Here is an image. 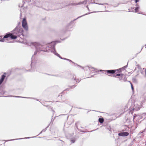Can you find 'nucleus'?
Masks as SVG:
<instances>
[{
    "mask_svg": "<svg viewBox=\"0 0 146 146\" xmlns=\"http://www.w3.org/2000/svg\"><path fill=\"white\" fill-rule=\"evenodd\" d=\"M23 36V30L19 26H17L13 31V33H9L4 36V38L10 37L13 39H15L18 37L22 38Z\"/></svg>",
    "mask_w": 146,
    "mask_h": 146,
    "instance_id": "obj_1",
    "label": "nucleus"
},
{
    "mask_svg": "<svg viewBox=\"0 0 146 146\" xmlns=\"http://www.w3.org/2000/svg\"><path fill=\"white\" fill-rule=\"evenodd\" d=\"M51 46L50 48H48V50L51 51V52H53L55 55H56L58 56L60 58L69 61L70 62H72V61L68 59H67L65 58H62L60 56L59 54L56 52L55 50L54 49V46L55 45V44L54 42H52L50 44Z\"/></svg>",
    "mask_w": 146,
    "mask_h": 146,
    "instance_id": "obj_2",
    "label": "nucleus"
},
{
    "mask_svg": "<svg viewBox=\"0 0 146 146\" xmlns=\"http://www.w3.org/2000/svg\"><path fill=\"white\" fill-rule=\"evenodd\" d=\"M32 45H34L35 46L36 50L37 51H44V52H48V51L47 49H41L42 47V45L37 42H34L32 43Z\"/></svg>",
    "mask_w": 146,
    "mask_h": 146,
    "instance_id": "obj_3",
    "label": "nucleus"
},
{
    "mask_svg": "<svg viewBox=\"0 0 146 146\" xmlns=\"http://www.w3.org/2000/svg\"><path fill=\"white\" fill-rule=\"evenodd\" d=\"M123 74H117L116 75H113V76L115 78H118L119 80H122L123 81L125 82L127 81V78L125 76L123 78Z\"/></svg>",
    "mask_w": 146,
    "mask_h": 146,
    "instance_id": "obj_4",
    "label": "nucleus"
},
{
    "mask_svg": "<svg viewBox=\"0 0 146 146\" xmlns=\"http://www.w3.org/2000/svg\"><path fill=\"white\" fill-rule=\"evenodd\" d=\"M95 1L94 0H85L82 2H80L79 3H77L74 4L75 5H80L82 4H86L87 3L90 4L93 3Z\"/></svg>",
    "mask_w": 146,
    "mask_h": 146,
    "instance_id": "obj_5",
    "label": "nucleus"
},
{
    "mask_svg": "<svg viewBox=\"0 0 146 146\" xmlns=\"http://www.w3.org/2000/svg\"><path fill=\"white\" fill-rule=\"evenodd\" d=\"M22 26L26 31L28 30V27L27 22L25 18H24L22 21Z\"/></svg>",
    "mask_w": 146,
    "mask_h": 146,
    "instance_id": "obj_6",
    "label": "nucleus"
},
{
    "mask_svg": "<svg viewBox=\"0 0 146 146\" xmlns=\"http://www.w3.org/2000/svg\"><path fill=\"white\" fill-rule=\"evenodd\" d=\"M135 105L134 106V108H133L131 107L130 108L131 109H132L133 110H139L140 108L141 107V104L139 105L138 104H137L136 102H135Z\"/></svg>",
    "mask_w": 146,
    "mask_h": 146,
    "instance_id": "obj_7",
    "label": "nucleus"
},
{
    "mask_svg": "<svg viewBox=\"0 0 146 146\" xmlns=\"http://www.w3.org/2000/svg\"><path fill=\"white\" fill-rule=\"evenodd\" d=\"M136 7L135 8L134 10H132V11L133 12H135L139 14H142L141 12L139 11L140 7L138 5H136Z\"/></svg>",
    "mask_w": 146,
    "mask_h": 146,
    "instance_id": "obj_8",
    "label": "nucleus"
},
{
    "mask_svg": "<svg viewBox=\"0 0 146 146\" xmlns=\"http://www.w3.org/2000/svg\"><path fill=\"white\" fill-rule=\"evenodd\" d=\"M118 135L121 136H127L129 135V133L127 132H121L119 133Z\"/></svg>",
    "mask_w": 146,
    "mask_h": 146,
    "instance_id": "obj_9",
    "label": "nucleus"
},
{
    "mask_svg": "<svg viewBox=\"0 0 146 146\" xmlns=\"http://www.w3.org/2000/svg\"><path fill=\"white\" fill-rule=\"evenodd\" d=\"M9 39V38H4V36L3 38H0V42H10L9 41H6V40H7Z\"/></svg>",
    "mask_w": 146,
    "mask_h": 146,
    "instance_id": "obj_10",
    "label": "nucleus"
},
{
    "mask_svg": "<svg viewBox=\"0 0 146 146\" xmlns=\"http://www.w3.org/2000/svg\"><path fill=\"white\" fill-rule=\"evenodd\" d=\"M108 73L109 74H114L116 71V70H106Z\"/></svg>",
    "mask_w": 146,
    "mask_h": 146,
    "instance_id": "obj_11",
    "label": "nucleus"
},
{
    "mask_svg": "<svg viewBox=\"0 0 146 146\" xmlns=\"http://www.w3.org/2000/svg\"><path fill=\"white\" fill-rule=\"evenodd\" d=\"M5 77V75H3L2 76L1 78L0 79V85L2 83Z\"/></svg>",
    "mask_w": 146,
    "mask_h": 146,
    "instance_id": "obj_12",
    "label": "nucleus"
},
{
    "mask_svg": "<svg viewBox=\"0 0 146 146\" xmlns=\"http://www.w3.org/2000/svg\"><path fill=\"white\" fill-rule=\"evenodd\" d=\"M86 67L88 68L89 70H91V71H92V72H94V71L96 70V69L93 68L92 67H90L89 66Z\"/></svg>",
    "mask_w": 146,
    "mask_h": 146,
    "instance_id": "obj_13",
    "label": "nucleus"
},
{
    "mask_svg": "<svg viewBox=\"0 0 146 146\" xmlns=\"http://www.w3.org/2000/svg\"><path fill=\"white\" fill-rule=\"evenodd\" d=\"M127 67V66H124L122 68H119V69H117V70H116V71H117L118 72H121L122 69H125V68H126Z\"/></svg>",
    "mask_w": 146,
    "mask_h": 146,
    "instance_id": "obj_14",
    "label": "nucleus"
},
{
    "mask_svg": "<svg viewBox=\"0 0 146 146\" xmlns=\"http://www.w3.org/2000/svg\"><path fill=\"white\" fill-rule=\"evenodd\" d=\"M25 137V138H23L16 139H14L8 140H7V141H12L13 140H15L21 139H27L29 138H33V137Z\"/></svg>",
    "mask_w": 146,
    "mask_h": 146,
    "instance_id": "obj_15",
    "label": "nucleus"
},
{
    "mask_svg": "<svg viewBox=\"0 0 146 146\" xmlns=\"http://www.w3.org/2000/svg\"><path fill=\"white\" fill-rule=\"evenodd\" d=\"M99 121L101 123H103L104 121V119L103 118H99Z\"/></svg>",
    "mask_w": 146,
    "mask_h": 146,
    "instance_id": "obj_16",
    "label": "nucleus"
},
{
    "mask_svg": "<svg viewBox=\"0 0 146 146\" xmlns=\"http://www.w3.org/2000/svg\"><path fill=\"white\" fill-rule=\"evenodd\" d=\"M19 7H21V8L20 9V11H21V12H22V9H23V5H19Z\"/></svg>",
    "mask_w": 146,
    "mask_h": 146,
    "instance_id": "obj_17",
    "label": "nucleus"
},
{
    "mask_svg": "<svg viewBox=\"0 0 146 146\" xmlns=\"http://www.w3.org/2000/svg\"><path fill=\"white\" fill-rule=\"evenodd\" d=\"M13 97H17V98H25V97H21V96H13Z\"/></svg>",
    "mask_w": 146,
    "mask_h": 146,
    "instance_id": "obj_18",
    "label": "nucleus"
},
{
    "mask_svg": "<svg viewBox=\"0 0 146 146\" xmlns=\"http://www.w3.org/2000/svg\"><path fill=\"white\" fill-rule=\"evenodd\" d=\"M89 14H90V13H86V14H85V15H82V16H80V17H78L77 18V19H78V18H80V17H82V16H84L85 15H87Z\"/></svg>",
    "mask_w": 146,
    "mask_h": 146,
    "instance_id": "obj_19",
    "label": "nucleus"
},
{
    "mask_svg": "<svg viewBox=\"0 0 146 146\" xmlns=\"http://www.w3.org/2000/svg\"><path fill=\"white\" fill-rule=\"evenodd\" d=\"M46 129L45 130H44V129H43L40 132V133H42V132H44L45 131H46Z\"/></svg>",
    "mask_w": 146,
    "mask_h": 146,
    "instance_id": "obj_20",
    "label": "nucleus"
},
{
    "mask_svg": "<svg viewBox=\"0 0 146 146\" xmlns=\"http://www.w3.org/2000/svg\"><path fill=\"white\" fill-rule=\"evenodd\" d=\"M71 141L72 143H74L75 142V140H71Z\"/></svg>",
    "mask_w": 146,
    "mask_h": 146,
    "instance_id": "obj_21",
    "label": "nucleus"
},
{
    "mask_svg": "<svg viewBox=\"0 0 146 146\" xmlns=\"http://www.w3.org/2000/svg\"><path fill=\"white\" fill-rule=\"evenodd\" d=\"M131 89L132 90H133V88L132 86V84L131 83Z\"/></svg>",
    "mask_w": 146,
    "mask_h": 146,
    "instance_id": "obj_22",
    "label": "nucleus"
},
{
    "mask_svg": "<svg viewBox=\"0 0 146 146\" xmlns=\"http://www.w3.org/2000/svg\"><path fill=\"white\" fill-rule=\"evenodd\" d=\"M76 78V76H75L74 75V76H73V78L74 79V80H75Z\"/></svg>",
    "mask_w": 146,
    "mask_h": 146,
    "instance_id": "obj_23",
    "label": "nucleus"
},
{
    "mask_svg": "<svg viewBox=\"0 0 146 146\" xmlns=\"http://www.w3.org/2000/svg\"><path fill=\"white\" fill-rule=\"evenodd\" d=\"M139 0H135V3H137V2H139Z\"/></svg>",
    "mask_w": 146,
    "mask_h": 146,
    "instance_id": "obj_24",
    "label": "nucleus"
},
{
    "mask_svg": "<svg viewBox=\"0 0 146 146\" xmlns=\"http://www.w3.org/2000/svg\"><path fill=\"white\" fill-rule=\"evenodd\" d=\"M138 116V115H134V116H133V119H134L135 117H137Z\"/></svg>",
    "mask_w": 146,
    "mask_h": 146,
    "instance_id": "obj_25",
    "label": "nucleus"
},
{
    "mask_svg": "<svg viewBox=\"0 0 146 146\" xmlns=\"http://www.w3.org/2000/svg\"><path fill=\"white\" fill-rule=\"evenodd\" d=\"M108 5L107 4V5H106V6H105V7H108Z\"/></svg>",
    "mask_w": 146,
    "mask_h": 146,
    "instance_id": "obj_26",
    "label": "nucleus"
},
{
    "mask_svg": "<svg viewBox=\"0 0 146 146\" xmlns=\"http://www.w3.org/2000/svg\"><path fill=\"white\" fill-rule=\"evenodd\" d=\"M80 80H77V81H76V82H80Z\"/></svg>",
    "mask_w": 146,
    "mask_h": 146,
    "instance_id": "obj_27",
    "label": "nucleus"
},
{
    "mask_svg": "<svg viewBox=\"0 0 146 146\" xmlns=\"http://www.w3.org/2000/svg\"><path fill=\"white\" fill-rule=\"evenodd\" d=\"M130 112H131V114H132L133 113V112H132V111L131 110L130 111Z\"/></svg>",
    "mask_w": 146,
    "mask_h": 146,
    "instance_id": "obj_28",
    "label": "nucleus"
},
{
    "mask_svg": "<svg viewBox=\"0 0 146 146\" xmlns=\"http://www.w3.org/2000/svg\"><path fill=\"white\" fill-rule=\"evenodd\" d=\"M104 71V70H100V71H101V72H102V71Z\"/></svg>",
    "mask_w": 146,
    "mask_h": 146,
    "instance_id": "obj_29",
    "label": "nucleus"
},
{
    "mask_svg": "<svg viewBox=\"0 0 146 146\" xmlns=\"http://www.w3.org/2000/svg\"><path fill=\"white\" fill-rule=\"evenodd\" d=\"M2 36H0V38H2Z\"/></svg>",
    "mask_w": 146,
    "mask_h": 146,
    "instance_id": "obj_30",
    "label": "nucleus"
},
{
    "mask_svg": "<svg viewBox=\"0 0 146 146\" xmlns=\"http://www.w3.org/2000/svg\"><path fill=\"white\" fill-rule=\"evenodd\" d=\"M36 54V53H34V55H35V54Z\"/></svg>",
    "mask_w": 146,
    "mask_h": 146,
    "instance_id": "obj_31",
    "label": "nucleus"
},
{
    "mask_svg": "<svg viewBox=\"0 0 146 146\" xmlns=\"http://www.w3.org/2000/svg\"><path fill=\"white\" fill-rule=\"evenodd\" d=\"M33 64V62L31 64V66H32V64Z\"/></svg>",
    "mask_w": 146,
    "mask_h": 146,
    "instance_id": "obj_32",
    "label": "nucleus"
},
{
    "mask_svg": "<svg viewBox=\"0 0 146 146\" xmlns=\"http://www.w3.org/2000/svg\"><path fill=\"white\" fill-rule=\"evenodd\" d=\"M87 7L88 8V10H89V8H88V6Z\"/></svg>",
    "mask_w": 146,
    "mask_h": 146,
    "instance_id": "obj_33",
    "label": "nucleus"
},
{
    "mask_svg": "<svg viewBox=\"0 0 146 146\" xmlns=\"http://www.w3.org/2000/svg\"><path fill=\"white\" fill-rule=\"evenodd\" d=\"M33 58V57H32V59Z\"/></svg>",
    "mask_w": 146,
    "mask_h": 146,
    "instance_id": "obj_34",
    "label": "nucleus"
},
{
    "mask_svg": "<svg viewBox=\"0 0 146 146\" xmlns=\"http://www.w3.org/2000/svg\"><path fill=\"white\" fill-rule=\"evenodd\" d=\"M107 11H108V10H107Z\"/></svg>",
    "mask_w": 146,
    "mask_h": 146,
    "instance_id": "obj_35",
    "label": "nucleus"
},
{
    "mask_svg": "<svg viewBox=\"0 0 146 146\" xmlns=\"http://www.w3.org/2000/svg\"><path fill=\"white\" fill-rule=\"evenodd\" d=\"M145 145H146V143H145Z\"/></svg>",
    "mask_w": 146,
    "mask_h": 146,
    "instance_id": "obj_36",
    "label": "nucleus"
}]
</instances>
